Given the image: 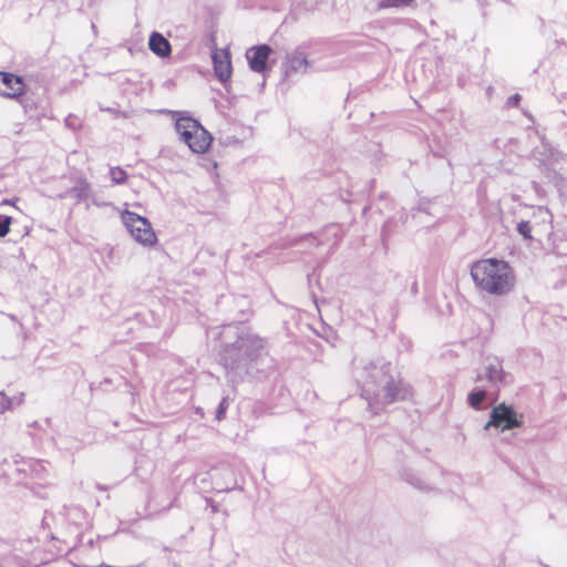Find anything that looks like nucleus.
<instances>
[{
	"label": "nucleus",
	"mask_w": 567,
	"mask_h": 567,
	"mask_svg": "<svg viewBox=\"0 0 567 567\" xmlns=\"http://www.w3.org/2000/svg\"><path fill=\"white\" fill-rule=\"evenodd\" d=\"M91 195V185L85 179H79L76 184L66 190L65 193H62L59 195V198H68V197H74L78 203L85 200Z\"/></svg>",
	"instance_id": "13"
},
{
	"label": "nucleus",
	"mask_w": 567,
	"mask_h": 567,
	"mask_svg": "<svg viewBox=\"0 0 567 567\" xmlns=\"http://www.w3.org/2000/svg\"><path fill=\"white\" fill-rule=\"evenodd\" d=\"M271 53V48L267 44L251 47L246 52V58L250 70L257 73H264L267 70V62Z\"/></svg>",
	"instance_id": "9"
},
{
	"label": "nucleus",
	"mask_w": 567,
	"mask_h": 567,
	"mask_svg": "<svg viewBox=\"0 0 567 567\" xmlns=\"http://www.w3.org/2000/svg\"><path fill=\"white\" fill-rule=\"evenodd\" d=\"M401 478L417 489H421V491L431 489V484L427 481H425L424 478H422L420 475L414 473V471H412L411 468H404L401 472Z\"/></svg>",
	"instance_id": "14"
},
{
	"label": "nucleus",
	"mask_w": 567,
	"mask_h": 567,
	"mask_svg": "<svg viewBox=\"0 0 567 567\" xmlns=\"http://www.w3.org/2000/svg\"><path fill=\"white\" fill-rule=\"evenodd\" d=\"M11 217L0 215V237H4L10 231Z\"/></svg>",
	"instance_id": "20"
},
{
	"label": "nucleus",
	"mask_w": 567,
	"mask_h": 567,
	"mask_svg": "<svg viewBox=\"0 0 567 567\" xmlns=\"http://www.w3.org/2000/svg\"><path fill=\"white\" fill-rule=\"evenodd\" d=\"M355 378L361 388V396L373 414L389 404L412 396L411 386L393 374L391 362L383 358L361 360L360 367L355 369Z\"/></svg>",
	"instance_id": "1"
},
{
	"label": "nucleus",
	"mask_w": 567,
	"mask_h": 567,
	"mask_svg": "<svg viewBox=\"0 0 567 567\" xmlns=\"http://www.w3.org/2000/svg\"><path fill=\"white\" fill-rule=\"evenodd\" d=\"M517 231L519 235H522L525 239L532 238V226L529 221L522 220L517 224Z\"/></svg>",
	"instance_id": "19"
},
{
	"label": "nucleus",
	"mask_w": 567,
	"mask_h": 567,
	"mask_svg": "<svg viewBox=\"0 0 567 567\" xmlns=\"http://www.w3.org/2000/svg\"><path fill=\"white\" fill-rule=\"evenodd\" d=\"M338 231H339V226L338 225H329L327 228H326V233L328 235H332L334 237L338 236Z\"/></svg>",
	"instance_id": "25"
},
{
	"label": "nucleus",
	"mask_w": 567,
	"mask_h": 567,
	"mask_svg": "<svg viewBox=\"0 0 567 567\" xmlns=\"http://www.w3.org/2000/svg\"><path fill=\"white\" fill-rule=\"evenodd\" d=\"M171 113L175 117V130L181 140L194 153H205L213 142L210 133L197 120L185 115L183 112L173 111Z\"/></svg>",
	"instance_id": "4"
},
{
	"label": "nucleus",
	"mask_w": 567,
	"mask_h": 567,
	"mask_svg": "<svg viewBox=\"0 0 567 567\" xmlns=\"http://www.w3.org/2000/svg\"><path fill=\"white\" fill-rule=\"evenodd\" d=\"M215 74L218 80L225 83L231 75L230 54L227 50L215 51L212 54Z\"/></svg>",
	"instance_id": "10"
},
{
	"label": "nucleus",
	"mask_w": 567,
	"mask_h": 567,
	"mask_svg": "<svg viewBox=\"0 0 567 567\" xmlns=\"http://www.w3.org/2000/svg\"><path fill=\"white\" fill-rule=\"evenodd\" d=\"M306 239L309 241H317L318 244H321V240H318L317 237L315 236H308Z\"/></svg>",
	"instance_id": "27"
},
{
	"label": "nucleus",
	"mask_w": 567,
	"mask_h": 567,
	"mask_svg": "<svg viewBox=\"0 0 567 567\" xmlns=\"http://www.w3.org/2000/svg\"><path fill=\"white\" fill-rule=\"evenodd\" d=\"M309 66V61L307 56L301 51H293L292 53L287 55L286 61V75H290L292 73H305Z\"/></svg>",
	"instance_id": "11"
},
{
	"label": "nucleus",
	"mask_w": 567,
	"mask_h": 567,
	"mask_svg": "<svg viewBox=\"0 0 567 567\" xmlns=\"http://www.w3.org/2000/svg\"><path fill=\"white\" fill-rule=\"evenodd\" d=\"M83 512L81 508L79 507H72V508H69L68 509V516L70 519H73L74 523H78V518H80V516H83Z\"/></svg>",
	"instance_id": "22"
},
{
	"label": "nucleus",
	"mask_w": 567,
	"mask_h": 567,
	"mask_svg": "<svg viewBox=\"0 0 567 567\" xmlns=\"http://www.w3.org/2000/svg\"><path fill=\"white\" fill-rule=\"evenodd\" d=\"M150 50L161 58H166L171 54L172 48L168 40L158 32H153L148 40Z\"/></svg>",
	"instance_id": "12"
},
{
	"label": "nucleus",
	"mask_w": 567,
	"mask_h": 567,
	"mask_svg": "<svg viewBox=\"0 0 567 567\" xmlns=\"http://www.w3.org/2000/svg\"><path fill=\"white\" fill-rule=\"evenodd\" d=\"M487 389L488 388L485 385H477L468 393L467 402L473 409H482L483 402L485 401L487 395Z\"/></svg>",
	"instance_id": "16"
},
{
	"label": "nucleus",
	"mask_w": 567,
	"mask_h": 567,
	"mask_svg": "<svg viewBox=\"0 0 567 567\" xmlns=\"http://www.w3.org/2000/svg\"><path fill=\"white\" fill-rule=\"evenodd\" d=\"M122 220L131 236L144 246H152L156 243V235L147 218L136 213L125 210Z\"/></svg>",
	"instance_id": "5"
},
{
	"label": "nucleus",
	"mask_w": 567,
	"mask_h": 567,
	"mask_svg": "<svg viewBox=\"0 0 567 567\" xmlns=\"http://www.w3.org/2000/svg\"><path fill=\"white\" fill-rule=\"evenodd\" d=\"M471 276L476 287L493 296L507 295L515 286L513 268L508 262L496 258L474 262Z\"/></svg>",
	"instance_id": "3"
},
{
	"label": "nucleus",
	"mask_w": 567,
	"mask_h": 567,
	"mask_svg": "<svg viewBox=\"0 0 567 567\" xmlns=\"http://www.w3.org/2000/svg\"><path fill=\"white\" fill-rule=\"evenodd\" d=\"M8 317L12 320V321H17V317L14 315H8Z\"/></svg>",
	"instance_id": "28"
},
{
	"label": "nucleus",
	"mask_w": 567,
	"mask_h": 567,
	"mask_svg": "<svg viewBox=\"0 0 567 567\" xmlns=\"http://www.w3.org/2000/svg\"><path fill=\"white\" fill-rule=\"evenodd\" d=\"M519 101H520V95L518 93H516L507 99L506 105L508 107H514V106L518 105Z\"/></svg>",
	"instance_id": "24"
},
{
	"label": "nucleus",
	"mask_w": 567,
	"mask_h": 567,
	"mask_svg": "<svg viewBox=\"0 0 567 567\" xmlns=\"http://www.w3.org/2000/svg\"><path fill=\"white\" fill-rule=\"evenodd\" d=\"M415 0H379V8H405L410 7Z\"/></svg>",
	"instance_id": "17"
},
{
	"label": "nucleus",
	"mask_w": 567,
	"mask_h": 567,
	"mask_svg": "<svg viewBox=\"0 0 567 567\" xmlns=\"http://www.w3.org/2000/svg\"><path fill=\"white\" fill-rule=\"evenodd\" d=\"M65 125L71 127V128H76L80 124H79V120L76 116L74 115H69L66 118H65Z\"/></svg>",
	"instance_id": "23"
},
{
	"label": "nucleus",
	"mask_w": 567,
	"mask_h": 567,
	"mask_svg": "<svg viewBox=\"0 0 567 567\" xmlns=\"http://www.w3.org/2000/svg\"><path fill=\"white\" fill-rule=\"evenodd\" d=\"M523 424L522 420L513 406L501 403L492 409L489 420L485 424L484 429L487 430L491 426L501 429L502 431L520 427Z\"/></svg>",
	"instance_id": "6"
},
{
	"label": "nucleus",
	"mask_w": 567,
	"mask_h": 567,
	"mask_svg": "<svg viewBox=\"0 0 567 567\" xmlns=\"http://www.w3.org/2000/svg\"><path fill=\"white\" fill-rule=\"evenodd\" d=\"M24 83L21 76L0 72V95L7 99L17 100L24 93Z\"/></svg>",
	"instance_id": "8"
},
{
	"label": "nucleus",
	"mask_w": 567,
	"mask_h": 567,
	"mask_svg": "<svg viewBox=\"0 0 567 567\" xmlns=\"http://www.w3.org/2000/svg\"><path fill=\"white\" fill-rule=\"evenodd\" d=\"M0 399H1V408H2V411L8 409L9 405H10V401L3 395L0 393Z\"/></svg>",
	"instance_id": "26"
},
{
	"label": "nucleus",
	"mask_w": 567,
	"mask_h": 567,
	"mask_svg": "<svg viewBox=\"0 0 567 567\" xmlns=\"http://www.w3.org/2000/svg\"><path fill=\"white\" fill-rule=\"evenodd\" d=\"M47 463L41 460H30L28 463L24 464L22 468H20L21 472L29 474L32 477L35 478H43L44 473L47 472Z\"/></svg>",
	"instance_id": "15"
},
{
	"label": "nucleus",
	"mask_w": 567,
	"mask_h": 567,
	"mask_svg": "<svg viewBox=\"0 0 567 567\" xmlns=\"http://www.w3.org/2000/svg\"><path fill=\"white\" fill-rule=\"evenodd\" d=\"M223 336H236V340L226 343L220 353V363L233 383L239 382L250 368L262 355L266 340L249 330H239L235 326H226Z\"/></svg>",
	"instance_id": "2"
},
{
	"label": "nucleus",
	"mask_w": 567,
	"mask_h": 567,
	"mask_svg": "<svg viewBox=\"0 0 567 567\" xmlns=\"http://www.w3.org/2000/svg\"><path fill=\"white\" fill-rule=\"evenodd\" d=\"M509 375L504 371L502 362L498 359L491 360L484 368L482 373H478L475 382H486L484 384L491 389H498L509 383Z\"/></svg>",
	"instance_id": "7"
},
{
	"label": "nucleus",
	"mask_w": 567,
	"mask_h": 567,
	"mask_svg": "<svg viewBox=\"0 0 567 567\" xmlns=\"http://www.w3.org/2000/svg\"><path fill=\"white\" fill-rule=\"evenodd\" d=\"M110 176L115 184H123L127 177L126 172L121 167H111Z\"/></svg>",
	"instance_id": "18"
},
{
	"label": "nucleus",
	"mask_w": 567,
	"mask_h": 567,
	"mask_svg": "<svg viewBox=\"0 0 567 567\" xmlns=\"http://www.w3.org/2000/svg\"><path fill=\"white\" fill-rule=\"evenodd\" d=\"M228 405V399L223 398L216 411V420L221 421L223 419H225Z\"/></svg>",
	"instance_id": "21"
}]
</instances>
